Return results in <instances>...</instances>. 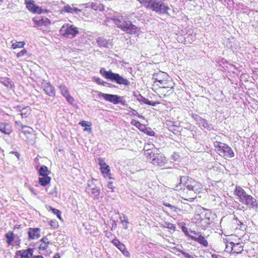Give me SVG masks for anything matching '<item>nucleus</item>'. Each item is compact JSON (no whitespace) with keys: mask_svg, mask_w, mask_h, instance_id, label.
Here are the masks:
<instances>
[{"mask_svg":"<svg viewBox=\"0 0 258 258\" xmlns=\"http://www.w3.org/2000/svg\"><path fill=\"white\" fill-rule=\"evenodd\" d=\"M133 114L135 115H138L139 117H142L143 116L140 114H139L138 112L135 110H134L133 111Z\"/></svg>","mask_w":258,"mask_h":258,"instance_id":"obj_55","label":"nucleus"},{"mask_svg":"<svg viewBox=\"0 0 258 258\" xmlns=\"http://www.w3.org/2000/svg\"><path fill=\"white\" fill-rule=\"evenodd\" d=\"M33 258H44L42 255L34 256Z\"/></svg>","mask_w":258,"mask_h":258,"instance_id":"obj_62","label":"nucleus"},{"mask_svg":"<svg viewBox=\"0 0 258 258\" xmlns=\"http://www.w3.org/2000/svg\"><path fill=\"white\" fill-rule=\"evenodd\" d=\"M42 87L44 91L47 95L50 97H53L55 95L54 87L50 84L49 82L46 81H43L42 82Z\"/></svg>","mask_w":258,"mask_h":258,"instance_id":"obj_13","label":"nucleus"},{"mask_svg":"<svg viewBox=\"0 0 258 258\" xmlns=\"http://www.w3.org/2000/svg\"><path fill=\"white\" fill-rule=\"evenodd\" d=\"M26 53H27V51L25 49H23L17 53V56L18 57H22V56H24L25 54H26Z\"/></svg>","mask_w":258,"mask_h":258,"instance_id":"obj_46","label":"nucleus"},{"mask_svg":"<svg viewBox=\"0 0 258 258\" xmlns=\"http://www.w3.org/2000/svg\"><path fill=\"white\" fill-rule=\"evenodd\" d=\"M25 3L26 5V8L30 12L37 14H41L42 13L43 10L42 8L36 6L34 1L26 0Z\"/></svg>","mask_w":258,"mask_h":258,"instance_id":"obj_12","label":"nucleus"},{"mask_svg":"<svg viewBox=\"0 0 258 258\" xmlns=\"http://www.w3.org/2000/svg\"><path fill=\"white\" fill-rule=\"evenodd\" d=\"M145 154L147 155L149 160L150 161L153 158H155L156 155H158V153H155V151H153V150L152 149H147L145 150Z\"/></svg>","mask_w":258,"mask_h":258,"instance_id":"obj_32","label":"nucleus"},{"mask_svg":"<svg viewBox=\"0 0 258 258\" xmlns=\"http://www.w3.org/2000/svg\"><path fill=\"white\" fill-rule=\"evenodd\" d=\"M13 153H14L15 154V155L19 159V157H20V154L18 152H12Z\"/></svg>","mask_w":258,"mask_h":258,"instance_id":"obj_57","label":"nucleus"},{"mask_svg":"<svg viewBox=\"0 0 258 258\" xmlns=\"http://www.w3.org/2000/svg\"><path fill=\"white\" fill-rule=\"evenodd\" d=\"M15 124L18 126V127L21 128V130L22 129V126H24L23 125L20 121H16Z\"/></svg>","mask_w":258,"mask_h":258,"instance_id":"obj_52","label":"nucleus"},{"mask_svg":"<svg viewBox=\"0 0 258 258\" xmlns=\"http://www.w3.org/2000/svg\"><path fill=\"white\" fill-rule=\"evenodd\" d=\"M205 247H207L208 245V243H201Z\"/></svg>","mask_w":258,"mask_h":258,"instance_id":"obj_64","label":"nucleus"},{"mask_svg":"<svg viewBox=\"0 0 258 258\" xmlns=\"http://www.w3.org/2000/svg\"><path fill=\"white\" fill-rule=\"evenodd\" d=\"M234 195L237 197V199L240 203H243L248 194L240 186H236L234 190Z\"/></svg>","mask_w":258,"mask_h":258,"instance_id":"obj_14","label":"nucleus"},{"mask_svg":"<svg viewBox=\"0 0 258 258\" xmlns=\"http://www.w3.org/2000/svg\"><path fill=\"white\" fill-rule=\"evenodd\" d=\"M203 189L202 184L186 176H180V182L175 187V190L179 191L180 197L184 200L192 201Z\"/></svg>","mask_w":258,"mask_h":258,"instance_id":"obj_1","label":"nucleus"},{"mask_svg":"<svg viewBox=\"0 0 258 258\" xmlns=\"http://www.w3.org/2000/svg\"><path fill=\"white\" fill-rule=\"evenodd\" d=\"M59 32L61 35L69 38H74L79 33L78 28L69 23L64 24Z\"/></svg>","mask_w":258,"mask_h":258,"instance_id":"obj_7","label":"nucleus"},{"mask_svg":"<svg viewBox=\"0 0 258 258\" xmlns=\"http://www.w3.org/2000/svg\"><path fill=\"white\" fill-rule=\"evenodd\" d=\"M59 88L60 91V93L64 97L69 94L68 88L64 85H60Z\"/></svg>","mask_w":258,"mask_h":258,"instance_id":"obj_37","label":"nucleus"},{"mask_svg":"<svg viewBox=\"0 0 258 258\" xmlns=\"http://www.w3.org/2000/svg\"><path fill=\"white\" fill-rule=\"evenodd\" d=\"M50 173L47 167L45 165L41 166L39 169V174L41 176H48Z\"/></svg>","mask_w":258,"mask_h":258,"instance_id":"obj_31","label":"nucleus"},{"mask_svg":"<svg viewBox=\"0 0 258 258\" xmlns=\"http://www.w3.org/2000/svg\"><path fill=\"white\" fill-rule=\"evenodd\" d=\"M230 244L232 251L234 253H239L243 251V246L241 245V243H228ZM244 244V243H242Z\"/></svg>","mask_w":258,"mask_h":258,"instance_id":"obj_25","label":"nucleus"},{"mask_svg":"<svg viewBox=\"0 0 258 258\" xmlns=\"http://www.w3.org/2000/svg\"><path fill=\"white\" fill-rule=\"evenodd\" d=\"M114 23L117 27L122 31L131 34H139L141 31L140 29L133 24L128 19L123 16H119L113 19Z\"/></svg>","mask_w":258,"mask_h":258,"instance_id":"obj_2","label":"nucleus"},{"mask_svg":"<svg viewBox=\"0 0 258 258\" xmlns=\"http://www.w3.org/2000/svg\"><path fill=\"white\" fill-rule=\"evenodd\" d=\"M35 27H40L42 26H47L50 24L49 19L46 18H34L33 19Z\"/></svg>","mask_w":258,"mask_h":258,"instance_id":"obj_17","label":"nucleus"},{"mask_svg":"<svg viewBox=\"0 0 258 258\" xmlns=\"http://www.w3.org/2000/svg\"><path fill=\"white\" fill-rule=\"evenodd\" d=\"M100 74L105 79L119 85H123L126 86L130 85V83L128 80L117 73H113L111 71H106L104 68H101L100 70Z\"/></svg>","mask_w":258,"mask_h":258,"instance_id":"obj_4","label":"nucleus"},{"mask_svg":"<svg viewBox=\"0 0 258 258\" xmlns=\"http://www.w3.org/2000/svg\"><path fill=\"white\" fill-rule=\"evenodd\" d=\"M53 258H60L59 255L58 253L54 254Z\"/></svg>","mask_w":258,"mask_h":258,"instance_id":"obj_60","label":"nucleus"},{"mask_svg":"<svg viewBox=\"0 0 258 258\" xmlns=\"http://www.w3.org/2000/svg\"><path fill=\"white\" fill-rule=\"evenodd\" d=\"M96 82H98L99 84H102L103 85H104L105 84H106V82H104L101 79L98 78L96 80Z\"/></svg>","mask_w":258,"mask_h":258,"instance_id":"obj_51","label":"nucleus"},{"mask_svg":"<svg viewBox=\"0 0 258 258\" xmlns=\"http://www.w3.org/2000/svg\"><path fill=\"white\" fill-rule=\"evenodd\" d=\"M95 179H92L88 181V186L86 188V191L94 199H98L100 195V189L94 184Z\"/></svg>","mask_w":258,"mask_h":258,"instance_id":"obj_9","label":"nucleus"},{"mask_svg":"<svg viewBox=\"0 0 258 258\" xmlns=\"http://www.w3.org/2000/svg\"><path fill=\"white\" fill-rule=\"evenodd\" d=\"M119 219L123 228L125 229H127V224H128L127 217L124 214H122V215L120 216Z\"/></svg>","mask_w":258,"mask_h":258,"instance_id":"obj_34","label":"nucleus"},{"mask_svg":"<svg viewBox=\"0 0 258 258\" xmlns=\"http://www.w3.org/2000/svg\"><path fill=\"white\" fill-rule=\"evenodd\" d=\"M6 237L7 238V242H12L14 240V234L12 232H9L6 234Z\"/></svg>","mask_w":258,"mask_h":258,"instance_id":"obj_40","label":"nucleus"},{"mask_svg":"<svg viewBox=\"0 0 258 258\" xmlns=\"http://www.w3.org/2000/svg\"><path fill=\"white\" fill-rule=\"evenodd\" d=\"M84 131H87V132H91V128L90 127H89V128L86 127V128L84 129Z\"/></svg>","mask_w":258,"mask_h":258,"instance_id":"obj_61","label":"nucleus"},{"mask_svg":"<svg viewBox=\"0 0 258 258\" xmlns=\"http://www.w3.org/2000/svg\"><path fill=\"white\" fill-rule=\"evenodd\" d=\"M214 147L217 149L218 154L225 159L232 158L235 154L232 148L227 144L216 141L214 143Z\"/></svg>","mask_w":258,"mask_h":258,"instance_id":"obj_6","label":"nucleus"},{"mask_svg":"<svg viewBox=\"0 0 258 258\" xmlns=\"http://www.w3.org/2000/svg\"><path fill=\"white\" fill-rule=\"evenodd\" d=\"M164 227L167 228L170 231L174 232L175 230L176 227L175 225L169 223V222H165V224L164 225Z\"/></svg>","mask_w":258,"mask_h":258,"instance_id":"obj_38","label":"nucleus"},{"mask_svg":"<svg viewBox=\"0 0 258 258\" xmlns=\"http://www.w3.org/2000/svg\"><path fill=\"white\" fill-rule=\"evenodd\" d=\"M215 215L210 210L204 209V211L195 217V223L198 227L206 229L214 222Z\"/></svg>","mask_w":258,"mask_h":258,"instance_id":"obj_3","label":"nucleus"},{"mask_svg":"<svg viewBox=\"0 0 258 258\" xmlns=\"http://www.w3.org/2000/svg\"><path fill=\"white\" fill-rule=\"evenodd\" d=\"M28 234L29 239L35 240L40 237V229L38 228H30Z\"/></svg>","mask_w":258,"mask_h":258,"instance_id":"obj_18","label":"nucleus"},{"mask_svg":"<svg viewBox=\"0 0 258 258\" xmlns=\"http://www.w3.org/2000/svg\"><path fill=\"white\" fill-rule=\"evenodd\" d=\"M31 109L29 106L23 107L21 110L20 115L22 118L27 117L31 113Z\"/></svg>","mask_w":258,"mask_h":258,"instance_id":"obj_29","label":"nucleus"},{"mask_svg":"<svg viewBox=\"0 0 258 258\" xmlns=\"http://www.w3.org/2000/svg\"><path fill=\"white\" fill-rule=\"evenodd\" d=\"M159 104V102H152L150 101V104H148V105H152V106H156L157 104Z\"/></svg>","mask_w":258,"mask_h":258,"instance_id":"obj_56","label":"nucleus"},{"mask_svg":"<svg viewBox=\"0 0 258 258\" xmlns=\"http://www.w3.org/2000/svg\"><path fill=\"white\" fill-rule=\"evenodd\" d=\"M138 100L141 103H143L146 104H150V101L148 100L146 98L140 95V97L138 98Z\"/></svg>","mask_w":258,"mask_h":258,"instance_id":"obj_41","label":"nucleus"},{"mask_svg":"<svg viewBox=\"0 0 258 258\" xmlns=\"http://www.w3.org/2000/svg\"><path fill=\"white\" fill-rule=\"evenodd\" d=\"M116 247L118 248L125 256H129L130 253L126 250L125 246L123 243H113Z\"/></svg>","mask_w":258,"mask_h":258,"instance_id":"obj_26","label":"nucleus"},{"mask_svg":"<svg viewBox=\"0 0 258 258\" xmlns=\"http://www.w3.org/2000/svg\"><path fill=\"white\" fill-rule=\"evenodd\" d=\"M51 178L48 176H42L39 178V183L42 186H45L50 182Z\"/></svg>","mask_w":258,"mask_h":258,"instance_id":"obj_30","label":"nucleus"},{"mask_svg":"<svg viewBox=\"0 0 258 258\" xmlns=\"http://www.w3.org/2000/svg\"><path fill=\"white\" fill-rule=\"evenodd\" d=\"M160 84L161 85V87L163 88H173V87L172 86V80L170 77H169L168 79H165V80H163L161 81V83H160Z\"/></svg>","mask_w":258,"mask_h":258,"instance_id":"obj_27","label":"nucleus"},{"mask_svg":"<svg viewBox=\"0 0 258 258\" xmlns=\"http://www.w3.org/2000/svg\"><path fill=\"white\" fill-rule=\"evenodd\" d=\"M151 163L154 165L162 166L167 163V159L165 157L159 155L158 154L152 159Z\"/></svg>","mask_w":258,"mask_h":258,"instance_id":"obj_15","label":"nucleus"},{"mask_svg":"<svg viewBox=\"0 0 258 258\" xmlns=\"http://www.w3.org/2000/svg\"><path fill=\"white\" fill-rule=\"evenodd\" d=\"M96 40L100 47L109 48L112 46V43L109 39L107 40L103 37H98Z\"/></svg>","mask_w":258,"mask_h":258,"instance_id":"obj_21","label":"nucleus"},{"mask_svg":"<svg viewBox=\"0 0 258 258\" xmlns=\"http://www.w3.org/2000/svg\"><path fill=\"white\" fill-rule=\"evenodd\" d=\"M33 250L32 248L18 250L16 253V256L17 258H30L33 255Z\"/></svg>","mask_w":258,"mask_h":258,"instance_id":"obj_16","label":"nucleus"},{"mask_svg":"<svg viewBox=\"0 0 258 258\" xmlns=\"http://www.w3.org/2000/svg\"><path fill=\"white\" fill-rule=\"evenodd\" d=\"M169 77L167 73L160 71L157 73L154 74L153 79L154 80V83L159 82L160 83L161 81L168 79Z\"/></svg>","mask_w":258,"mask_h":258,"instance_id":"obj_20","label":"nucleus"},{"mask_svg":"<svg viewBox=\"0 0 258 258\" xmlns=\"http://www.w3.org/2000/svg\"><path fill=\"white\" fill-rule=\"evenodd\" d=\"M30 189L31 191L33 194H34V195H36V194H37L36 193H35V192H34V189H33V188H30Z\"/></svg>","mask_w":258,"mask_h":258,"instance_id":"obj_63","label":"nucleus"},{"mask_svg":"<svg viewBox=\"0 0 258 258\" xmlns=\"http://www.w3.org/2000/svg\"><path fill=\"white\" fill-rule=\"evenodd\" d=\"M88 7L95 11H102L104 10V6L99 2H94L88 4Z\"/></svg>","mask_w":258,"mask_h":258,"instance_id":"obj_23","label":"nucleus"},{"mask_svg":"<svg viewBox=\"0 0 258 258\" xmlns=\"http://www.w3.org/2000/svg\"><path fill=\"white\" fill-rule=\"evenodd\" d=\"M99 98H103L106 101L113 103L114 104H117L121 102L122 104L124 103L120 100L122 97L118 96L116 95L102 93L99 91H96Z\"/></svg>","mask_w":258,"mask_h":258,"instance_id":"obj_10","label":"nucleus"},{"mask_svg":"<svg viewBox=\"0 0 258 258\" xmlns=\"http://www.w3.org/2000/svg\"><path fill=\"white\" fill-rule=\"evenodd\" d=\"M106 235L107 237H109L110 236H112V234L110 232H108L106 233Z\"/></svg>","mask_w":258,"mask_h":258,"instance_id":"obj_58","label":"nucleus"},{"mask_svg":"<svg viewBox=\"0 0 258 258\" xmlns=\"http://www.w3.org/2000/svg\"><path fill=\"white\" fill-rule=\"evenodd\" d=\"M169 130L174 134L175 133V132L177 131L174 125L169 126Z\"/></svg>","mask_w":258,"mask_h":258,"instance_id":"obj_50","label":"nucleus"},{"mask_svg":"<svg viewBox=\"0 0 258 258\" xmlns=\"http://www.w3.org/2000/svg\"><path fill=\"white\" fill-rule=\"evenodd\" d=\"M50 225L54 228L58 226V222L56 220H51L50 222Z\"/></svg>","mask_w":258,"mask_h":258,"instance_id":"obj_45","label":"nucleus"},{"mask_svg":"<svg viewBox=\"0 0 258 258\" xmlns=\"http://www.w3.org/2000/svg\"><path fill=\"white\" fill-rule=\"evenodd\" d=\"M100 169L105 177H108L109 178H111L110 177L111 174L110 173V167L108 165H106V166L100 167Z\"/></svg>","mask_w":258,"mask_h":258,"instance_id":"obj_33","label":"nucleus"},{"mask_svg":"<svg viewBox=\"0 0 258 258\" xmlns=\"http://www.w3.org/2000/svg\"><path fill=\"white\" fill-rule=\"evenodd\" d=\"M79 124L84 127H90L91 125V123L85 120L80 121Z\"/></svg>","mask_w":258,"mask_h":258,"instance_id":"obj_44","label":"nucleus"},{"mask_svg":"<svg viewBox=\"0 0 258 258\" xmlns=\"http://www.w3.org/2000/svg\"><path fill=\"white\" fill-rule=\"evenodd\" d=\"M147 2H148V7H150L153 10L161 14L166 13L169 9L168 7L166 6L161 0L144 1V3Z\"/></svg>","mask_w":258,"mask_h":258,"instance_id":"obj_8","label":"nucleus"},{"mask_svg":"<svg viewBox=\"0 0 258 258\" xmlns=\"http://www.w3.org/2000/svg\"><path fill=\"white\" fill-rule=\"evenodd\" d=\"M171 250L170 251L176 254L177 255H178V254H177V252H181L185 258H195L192 255L189 254V253L183 251V250H181L177 248L176 247H171Z\"/></svg>","mask_w":258,"mask_h":258,"instance_id":"obj_28","label":"nucleus"},{"mask_svg":"<svg viewBox=\"0 0 258 258\" xmlns=\"http://www.w3.org/2000/svg\"><path fill=\"white\" fill-rule=\"evenodd\" d=\"M242 204L251 208H257L258 206L256 199L249 195L247 196Z\"/></svg>","mask_w":258,"mask_h":258,"instance_id":"obj_19","label":"nucleus"},{"mask_svg":"<svg viewBox=\"0 0 258 258\" xmlns=\"http://www.w3.org/2000/svg\"><path fill=\"white\" fill-rule=\"evenodd\" d=\"M24 45V43L23 42H16L12 44V47L13 49H16L17 48H23Z\"/></svg>","mask_w":258,"mask_h":258,"instance_id":"obj_39","label":"nucleus"},{"mask_svg":"<svg viewBox=\"0 0 258 258\" xmlns=\"http://www.w3.org/2000/svg\"><path fill=\"white\" fill-rule=\"evenodd\" d=\"M81 11V10L75 8L73 7V5L72 6H71L70 5H67L65 6L63 9L62 10V12H64L68 13H71V14H78L79 12H80Z\"/></svg>","mask_w":258,"mask_h":258,"instance_id":"obj_24","label":"nucleus"},{"mask_svg":"<svg viewBox=\"0 0 258 258\" xmlns=\"http://www.w3.org/2000/svg\"><path fill=\"white\" fill-rule=\"evenodd\" d=\"M0 131L5 134L10 135L12 132V126L7 122H0Z\"/></svg>","mask_w":258,"mask_h":258,"instance_id":"obj_22","label":"nucleus"},{"mask_svg":"<svg viewBox=\"0 0 258 258\" xmlns=\"http://www.w3.org/2000/svg\"><path fill=\"white\" fill-rule=\"evenodd\" d=\"M131 123L142 132L144 131V130L145 129V126L142 124L139 121L133 120L132 121Z\"/></svg>","mask_w":258,"mask_h":258,"instance_id":"obj_35","label":"nucleus"},{"mask_svg":"<svg viewBox=\"0 0 258 258\" xmlns=\"http://www.w3.org/2000/svg\"><path fill=\"white\" fill-rule=\"evenodd\" d=\"M57 216V217L59 219H61V212L60 211H59V214H57L56 215Z\"/></svg>","mask_w":258,"mask_h":258,"instance_id":"obj_59","label":"nucleus"},{"mask_svg":"<svg viewBox=\"0 0 258 258\" xmlns=\"http://www.w3.org/2000/svg\"><path fill=\"white\" fill-rule=\"evenodd\" d=\"M14 108L16 109L17 111H20L21 112V110L23 107H22L21 105H17V106L14 107Z\"/></svg>","mask_w":258,"mask_h":258,"instance_id":"obj_54","label":"nucleus"},{"mask_svg":"<svg viewBox=\"0 0 258 258\" xmlns=\"http://www.w3.org/2000/svg\"><path fill=\"white\" fill-rule=\"evenodd\" d=\"M21 130L22 132L25 135L27 134L31 135L32 132L33 131V128L29 126L25 125L22 126V129Z\"/></svg>","mask_w":258,"mask_h":258,"instance_id":"obj_36","label":"nucleus"},{"mask_svg":"<svg viewBox=\"0 0 258 258\" xmlns=\"http://www.w3.org/2000/svg\"><path fill=\"white\" fill-rule=\"evenodd\" d=\"M64 97L67 100V101L70 104H72L74 101V99L70 95V94L64 96Z\"/></svg>","mask_w":258,"mask_h":258,"instance_id":"obj_43","label":"nucleus"},{"mask_svg":"<svg viewBox=\"0 0 258 258\" xmlns=\"http://www.w3.org/2000/svg\"><path fill=\"white\" fill-rule=\"evenodd\" d=\"M192 117L200 126H202L209 131L213 130L212 125L209 124L206 119L202 118L197 114H192Z\"/></svg>","mask_w":258,"mask_h":258,"instance_id":"obj_11","label":"nucleus"},{"mask_svg":"<svg viewBox=\"0 0 258 258\" xmlns=\"http://www.w3.org/2000/svg\"><path fill=\"white\" fill-rule=\"evenodd\" d=\"M233 220L236 221L237 224L240 225V228H242V227L244 226L243 223L239 221L236 217L233 218Z\"/></svg>","mask_w":258,"mask_h":258,"instance_id":"obj_49","label":"nucleus"},{"mask_svg":"<svg viewBox=\"0 0 258 258\" xmlns=\"http://www.w3.org/2000/svg\"><path fill=\"white\" fill-rule=\"evenodd\" d=\"M185 224L184 222L179 223L178 225L179 228L181 229L184 234L188 236L190 240L197 241L198 242H207L204 235L201 232H196L188 229L185 226Z\"/></svg>","mask_w":258,"mask_h":258,"instance_id":"obj_5","label":"nucleus"},{"mask_svg":"<svg viewBox=\"0 0 258 258\" xmlns=\"http://www.w3.org/2000/svg\"><path fill=\"white\" fill-rule=\"evenodd\" d=\"M1 83L5 86L8 87L11 82L10 79L7 78L6 80H5L4 81H1Z\"/></svg>","mask_w":258,"mask_h":258,"instance_id":"obj_47","label":"nucleus"},{"mask_svg":"<svg viewBox=\"0 0 258 258\" xmlns=\"http://www.w3.org/2000/svg\"><path fill=\"white\" fill-rule=\"evenodd\" d=\"M99 165L100 166V167H102L103 166H106V164H105L104 160H101L99 162Z\"/></svg>","mask_w":258,"mask_h":258,"instance_id":"obj_53","label":"nucleus"},{"mask_svg":"<svg viewBox=\"0 0 258 258\" xmlns=\"http://www.w3.org/2000/svg\"><path fill=\"white\" fill-rule=\"evenodd\" d=\"M49 211H51L54 214L56 215L59 214V210L56 209L55 208H52V207H49Z\"/></svg>","mask_w":258,"mask_h":258,"instance_id":"obj_48","label":"nucleus"},{"mask_svg":"<svg viewBox=\"0 0 258 258\" xmlns=\"http://www.w3.org/2000/svg\"><path fill=\"white\" fill-rule=\"evenodd\" d=\"M145 133H146L147 135H148L149 136H154V135H155V132L152 131L151 128H147L146 127H145V129L144 130V131Z\"/></svg>","mask_w":258,"mask_h":258,"instance_id":"obj_42","label":"nucleus"}]
</instances>
